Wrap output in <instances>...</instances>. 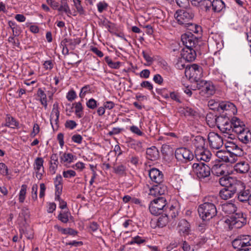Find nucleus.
Returning <instances> with one entry per match:
<instances>
[{
  "label": "nucleus",
  "instance_id": "nucleus-18",
  "mask_svg": "<svg viewBox=\"0 0 251 251\" xmlns=\"http://www.w3.org/2000/svg\"><path fill=\"white\" fill-rule=\"evenodd\" d=\"M177 229L181 236L188 235L191 232V226L189 223L185 219L180 220L178 223Z\"/></svg>",
  "mask_w": 251,
  "mask_h": 251
},
{
  "label": "nucleus",
  "instance_id": "nucleus-15",
  "mask_svg": "<svg viewBox=\"0 0 251 251\" xmlns=\"http://www.w3.org/2000/svg\"><path fill=\"white\" fill-rule=\"evenodd\" d=\"M181 41L185 48H195L198 43V39L191 32H187L181 36Z\"/></svg>",
  "mask_w": 251,
  "mask_h": 251
},
{
  "label": "nucleus",
  "instance_id": "nucleus-3",
  "mask_svg": "<svg viewBox=\"0 0 251 251\" xmlns=\"http://www.w3.org/2000/svg\"><path fill=\"white\" fill-rule=\"evenodd\" d=\"M210 117L207 115L206 117V121L208 124H211L213 126L216 124L218 128L224 133L230 134L232 132L231 120H229L228 118L219 116L216 117L214 116L211 121L209 119Z\"/></svg>",
  "mask_w": 251,
  "mask_h": 251
},
{
  "label": "nucleus",
  "instance_id": "nucleus-56",
  "mask_svg": "<svg viewBox=\"0 0 251 251\" xmlns=\"http://www.w3.org/2000/svg\"><path fill=\"white\" fill-rule=\"evenodd\" d=\"M108 4L105 1H100L97 4L98 10L100 13H102L104 10H106L108 7Z\"/></svg>",
  "mask_w": 251,
  "mask_h": 251
},
{
  "label": "nucleus",
  "instance_id": "nucleus-14",
  "mask_svg": "<svg viewBox=\"0 0 251 251\" xmlns=\"http://www.w3.org/2000/svg\"><path fill=\"white\" fill-rule=\"evenodd\" d=\"M59 104L57 102L53 103L50 116V122L53 130H57L59 127V117L60 112Z\"/></svg>",
  "mask_w": 251,
  "mask_h": 251
},
{
  "label": "nucleus",
  "instance_id": "nucleus-26",
  "mask_svg": "<svg viewBox=\"0 0 251 251\" xmlns=\"http://www.w3.org/2000/svg\"><path fill=\"white\" fill-rule=\"evenodd\" d=\"M180 56L184 57L187 62H191L196 58V53L193 48H184L181 50Z\"/></svg>",
  "mask_w": 251,
  "mask_h": 251
},
{
  "label": "nucleus",
  "instance_id": "nucleus-9",
  "mask_svg": "<svg viewBox=\"0 0 251 251\" xmlns=\"http://www.w3.org/2000/svg\"><path fill=\"white\" fill-rule=\"evenodd\" d=\"M175 157L177 161L182 163H187L192 160L194 154L192 151L186 148H179L175 151Z\"/></svg>",
  "mask_w": 251,
  "mask_h": 251
},
{
  "label": "nucleus",
  "instance_id": "nucleus-41",
  "mask_svg": "<svg viewBox=\"0 0 251 251\" xmlns=\"http://www.w3.org/2000/svg\"><path fill=\"white\" fill-rule=\"evenodd\" d=\"M210 37L215 42L217 48H221L223 45V37L221 34L215 33L211 34Z\"/></svg>",
  "mask_w": 251,
  "mask_h": 251
},
{
  "label": "nucleus",
  "instance_id": "nucleus-54",
  "mask_svg": "<svg viewBox=\"0 0 251 251\" xmlns=\"http://www.w3.org/2000/svg\"><path fill=\"white\" fill-rule=\"evenodd\" d=\"M130 146L131 148L139 151L142 148V143L139 141L132 140L130 143Z\"/></svg>",
  "mask_w": 251,
  "mask_h": 251
},
{
  "label": "nucleus",
  "instance_id": "nucleus-34",
  "mask_svg": "<svg viewBox=\"0 0 251 251\" xmlns=\"http://www.w3.org/2000/svg\"><path fill=\"white\" fill-rule=\"evenodd\" d=\"M225 168L226 166L223 164H217L213 166L212 172L217 176L225 175L227 173Z\"/></svg>",
  "mask_w": 251,
  "mask_h": 251
},
{
  "label": "nucleus",
  "instance_id": "nucleus-55",
  "mask_svg": "<svg viewBox=\"0 0 251 251\" xmlns=\"http://www.w3.org/2000/svg\"><path fill=\"white\" fill-rule=\"evenodd\" d=\"M114 172L118 175H123L126 171V167L123 165H120L114 167Z\"/></svg>",
  "mask_w": 251,
  "mask_h": 251
},
{
  "label": "nucleus",
  "instance_id": "nucleus-24",
  "mask_svg": "<svg viewBox=\"0 0 251 251\" xmlns=\"http://www.w3.org/2000/svg\"><path fill=\"white\" fill-rule=\"evenodd\" d=\"M236 134L238 140L242 143L247 144L251 142V132L247 127Z\"/></svg>",
  "mask_w": 251,
  "mask_h": 251
},
{
  "label": "nucleus",
  "instance_id": "nucleus-39",
  "mask_svg": "<svg viewBox=\"0 0 251 251\" xmlns=\"http://www.w3.org/2000/svg\"><path fill=\"white\" fill-rule=\"evenodd\" d=\"M54 184L56 193L61 194L62 190V177L60 175H56L54 179Z\"/></svg>",
  "mask_w": 251,
  "mask_h": 251
},
{
  "label": "nucleus",
  "instance_id": "nucleus-8",
  "mask_svg": "<svg viewBox=\"0 0 251 251\" xmlns=\"http://www.w3.org/2000/svg\"><path fill=\"white\" fill-rule=\"evenodd\" d=\"M166 203V200L163 197L154 199L150 204L149 210L151 213L154 215L162 214Z\"/></svg>",
  "mask_w": 251,
  "mask_h": 251
},
{
  "label": "nucleus",
  "instance_id": "nucleus-12",
  "mask_svg": "<svg viewBox=\"0 0 251 251\" xmlns=\"http://www.w3.org/2000/svg\"><path fill=\"white\" fill-rule=\"evenodd\" d=\"M234 248H244L251 245V236L249 235H241L235 238L232 243Z\"/></svg>",
  "mask_w": 251,
  "mask_h": 251
},
{
  "label": "nucleus",
  "instance_id": "nucleus-50",
  "mask_svg": "<svg viewBox=\"0 0 251 251\" xmlns=\"http://www.w3.org/2000/svg\"><path fill=\"white\" fill-rule=\"evenodd\" d=\"M86 105L88 108L94 110L97 107L98 102L94 99L91 98L86 101Z\"/></svg>",
  "mask_w": 251,
  "mask_h": 251
},
{
  "label": "nucleus",
  "instance_id": "nucleus-6",
  "mask_svg": "<svg viewBox=\"0 0 251 251\" xmlns=\"http://www.w3.org/2000/svg\"><path fill=\"white\" fill-rule=\"evenodd\" d=\"M197 88L200 94L206 97H209L215 93V87L211 81L201 80L197 82Z\"/></svg>",
  "mask_w": 251,
  "mask_h": 251
},
{
  "label": "nucleus",
  "instance_id": "nucleus-4",
  "mask_svg": "<svg viewBox=\"0 0 251 251\" xmlns=\"http://www.w3.org/2000/svg\"><path fill=\"white\" fill-rule=\"evenodd\" d=\"M192 168L201 181L207 182L210 179V168L208 165L202 162L194 163Z\"/></svg>",
  "mask_w": 251,
  "mask_h": 251
},
{
  "label": "nucleus",
  "instance_id": "nucleus-5",
  "mask_svg": "<svg viewBox=\"0 0 251 251\" xmlns=\"http://www.w3.org/2000/svg\"><path fill=\"white\" fill-rule=\"evenodd\" d=\"M194 17V12L190 8L177 11L175 14V17L179 24L184 25L185 26L190 25V21Z\"/></svg>",
  "mask_w": 251,
  "mask_h": 251
},
{
  "label": "nucleus",
  "instance_id": "nucleus-29",
  "mask_svg": "<svg viewBox=\"0 0 251 251\" xmlns=\"http://www.w3.org/2000/svg\"><path fill=\"white\" fill-rule=\"evenodd\" d=\"M50 161L49 171L52 175L55 174L58 165V158L56 153H53L51 155Z\"/></svg>",
  "mask_w": 251,
  "mask_h": 251
},
{
  "label": "nucleus",
  "instance_id": "nucleus-27",
  "mask_svg": "<svg viewBox=\"0 0 251 251\" xmlns=\"http://www.w3.org/2000/svg\"><path fill=\"white\" fill-rule=\"evenodd\" d=\"M59 155L60 162L65 166L73 162L76 159L75 156L71 153L60 152Z\"/></svg>",
  "mask_w": 251,
  "mask_h": 251
},
{
  "label": "nucleus",
  "instance_id": "nucleus-44",
  "mask_svg": "<svg viewBox=\"0 0 251 251\" xmlns=\"http://www.w3.org/2000/svg\"><path fill=\"white\" fill-rule=\"evenodd\" d=\"M169 219L167 215H162L157 219L156 225L159 227L165 226L168 223Z\"/></svg>",
  "mask_w": 251,
  "mask_h": 251
},
{
  "label": "nucleus",
  "instance_id": "nucleus-11",
  "mask_svg": "<svg viewBox=\"0 0 251 251\" xmlns=\"http://www.w3.org/2000/svg\"><path fill=\"white\" fill-rule=\"evenodd\" d=\"M218 110H221L223 112H225V115L227 116L234 115L237 112L235 105L229 101H222L218 103Z\"/></svg>",
  "mask_w": 251,
  "mask_h": 251
},
{
  "label": "nucleus",
  "instance_id": "nucleus-25",
  "mask_svg": "<svg viewBox=\"0 0 251 251\" xmlns=\"http://www.w3.org/2000/svg\"><path fill=\"white\" fill-rule=\"evenodd\" d=\"M231 125L232 132L235 134L240 132L242 130L246 127L244 122L236 117L232 118Z\"/></svg>",
  "mask_w": 251,
  "mask_h": 251
},
{
  "label": "nucleus",
  "instance_id": "nucleus-62",
  "mask_svg": "<svg viewBox=\"0 0 251 251\" xmlns=\"http://www.w3.org/2000/svg\"><path fill=\"white\" fill-rule=\"evenodd\" d=\"M76 98V94L74 90L69 91L66 96V98L69 101H72Z\"/></svg>",
  "mask_w": 251,
  "mask_h": 251
},
{
  "label": "nucleus",
  "instance_id": "nucleus-60",
  "mask_svg": "<svg viewBox=\"0 0 251 251\" xmlns=\"http://www.w3.org/2000/svg\"><path fill=\"white\" fill-rule=\"evenodd\" d=\"M140 86L142 88H146L149 91H152L153 90V85L149 81H144L140 84Z\"/></svg>",
  "mask_w": 251,
  "mask_h": 251
},
{
  "label": "nucleus",
  "instance_id": "nucleus-7",
  "mask_svg": "<svg viewBox=\"0 0 251 251\" xmlns=\"http://www.w3.org/2000/svg\"><path fill=\"white\" fill-rule=\"evenodd\" d=\"M202 68L200 65L196 64H193L190 66L186 67L185 74L187 77L195 80L196 82L197 80L202 76Z\"/></svg>",
  "mask_w": 251,
  "mask_h": 251
},
{
  "label": "nucleus",
  "instance_id": "nucleus-47",
  "mask_svg": "<svg viewBox=\"0 0 251 251\" xmlns=\"http://www.w3.org/2000/svg\"><path fill=\"white\" fill-rule=\"evenodd\" d=\"M105 61L107 63L108 66L112 69H117L120 67L121 62H113L111 59L108 56L105 57Z\"/></svg>",
  "mask_w": 251,
  "mask_h": 251
},
{
  "label": "nucleus",
  "instance_id": "nucleus-30",
  "mask_svg": "<svg viewBox=\"0 0 251 251\" xmlns=\"http://www.w3.org/2000/svg\"><path fill=\"white\" fill-rule=\"evenodd\" d=\"M243 189L239 191H237L238 193V198L240 201H245L250 200V192L248 189H245V186L244 183L242 182Z\"/></svg>",
  "mask_w": 251,
  "mask_h": 251
},
{
  "label": "nucleus",
  "instance_id": "nucleus-2",
  "mask_svg": "<svg viewBox=\"0 0 251 251\" xmlns=\"http://www.w3.org/2000/svg\"><path fill=\"white\" fill-rule=\"evenodd\" d=\"M208 200L211 202H205L200 205L198 208V212L200 217L203 221H208L214 217L217 213L214 203L217 202V198L213 196L208 197Z\"/></svg>",
  "mask_w": 251,
  "mask_h": 251
},
{
  "label": "nucleus",
  "instance_id": "nucleus-64",
  "mask_svg": "<svg viewBox=\"0 0 251 251\" xmlns=\"http://www.w3.org/2000/svg\"><path fill=\"white\" fill-rule=\"evenodd\" d=\"M72 168L81 172L85 168V165L84 163L79 161L73 165Z\"/></svg>",
  "mask_w": 251,
  "mask_h": 251
},
{
  "label": "nucleus",
  "instance_id": "nucleus-31",
  "mask_svg": "<svg viewBox=\"0 0 251 251\" xmlns=\"http://www.w3.org/2000/svg\"><path fill=\"white\" fill-rule=\"evenodd\" d=\"M234 168L237 172L240 174H245L250 170V166L247 161H242L236 164Z\"/></svg>",
  "mask_w": 251,
  "mask_h": 251
},
{
  "label": "nucleus",
  "instance_id": "nucleus-37",
  "mask_svg": "<svg viewBox=\"0 0 251 251\" xmlns=\"http://www.w3.org/2000/svg\"><path fill=\"white\" fill-rule=\"evenodd\" d=\"M58 10L59 12L65 13L68 16L72 14V12L68 4L67 0H61L60 5L58 8Z\"/></svg>",
  "mask_w": 251,
  "mask_h": 251
},
{
  "label": "nucleus",
  "instance_id": "nucleus-61",
  "mask_svg": "<svg viewBox=\"0 0 251 251\" xmlns=\"http://www.w3.org/2000/svg\"><path fill=\"white\" fill-rule=\"evenodd\" d=\"M183 113L186 116H194L195 114V111L191 107H186L183 108Z\"/></svg>",
  "mask_w": 251,
  "mask_h": 251
},
{
  "label": "nucleus",
  "instance_id": "nucleus-45",
  "mask_svg": "<svg viewBox=\"0 0 251 251\" xmlns=\"http://www.w3.org/2000/svg\"><path fill=\"white\" fill-rule=\"evenodd\" d=\"M27 185L23 184L21 186V190L19 194V201L20 203H23L25 199L26 194Z\"/></svg>",
  "mask_w": 251,
  "mask_h": 251
},
{
  "label": "nucleus",
  "instance_id": "nucleus-38",
  "mask_svg": "<svg viewBox=\"0 0 251 251\" xmlns=\"http://www.w3.org/2000/svg\"><path fill=\"white\" fill-rule=\"evenodd\" d=\"M37 96L41 104L44 106L45 109H47L48 107L47 95L41 88L38 89Z\"/></svg>",
  "mask_w": 251,
  "mask_h": 251
},
{
  "label": "nucleus",
  "instance_id": "nucleus-1",
  "mask_svg": "<svg viewBox=\"0 0 251 251\" xmlns=\"http://www.w3.org/2000/svg\"><path fill=\"white\" fill-rule=\"evenodd\" d=\"M236 208V205L232 203H226L222 206V211L227 216L231 215L225 220V223L231 229L241 228L246 223V219L242 213H235Z\"/></svg>",
  "mask_w": 251,
  "mask_h": 251
},
{
  "label": "nucleus",
  "instance_id": "nucleus-19",
  "mask_svg": "<svg viewBox=\"0 0 251 251\" xmlns=\"http://www.w3.org/2000/svg\"><path fill=\"white\" fill-rule=\"evenodd\" d=\"M149 175L151 180L155 183L160 184L164 181V175L158 169H151L149 171Z\"/></svg>",
  "mask_w": 251,
  "mask_h": 251
},
{
  "label": "nucleus",
  "instance_id": "nucleus-57",
  "mask_svg": "<svg viewBox=\"0 0 251 251\" xmlns=\"http://www.w3.org/2000/svg\"><path fill=\"white\" fill-rule=\"evenodd\" d=\"M38 187L36 184H33L31 188V198L32 199L35 201L37 200V191Z\"/></svg>",
  "mask_w": 251,
  "mask_h": 251
},
{
  "label": "nucleus",
  "instance_id": "nucleus-21",
  "mask_svg": "<svg viewBox=\"0 0 251 251\" xmlns=\"http://www.w3.org/2000/svg\"><path fill=\"white\" fill-rule=\"evenodd\" d=\"M212 154L210 151L205 149H196L195 156L198 161L209 162L211 159Z\"/></svg>",
  "mask_w": 251,
  "mask_h": 251
},
{
  "label": "nucleus",
  "instance_id": "nucleus-53",
  "mask_svg": "<svg viewBox=\"0 0 251 251\" xmlns=\"http://www.w3.org/2000/svg\"><path fill=\"white\" fill-rule=\"evenodd\" d=\"M0 174L3 176L9 175V170L5 163H0Z\"/></svg>",
  "mask_w": 251,
  "mask_h": 251
},
{
  "label": "nucleus",
  "instance_id": "nucleus-40",
  "mask_svg": "<svg viewBox=\"0 0 251 251\" xmlns=\"http://www.w3.org/2000/svg\"><path fill=\"white\" fill-rule=\"evenodd\" d=\"M71 218H72V216L69 211H61L57 216V219L65 224L67 223Z\"/></svg>",
  "mask_w": 251,
  "mask_h": 251
},
{
  "label": "nucleus",
  "instance_id": "nucleus-48",
  "mask_svg": "<svg viewBox=\"0 0 251 251\" xmlns=\"http://www.w3.org/2000/svg\"><path fill=\"white\" fill-rule=\"evenodd\" d=\"M145 242L146 240L144 238L137 235L131 238V240L128 242V244L133 245L136 244L137 245H140Z\"/></svg>",
  "mask_w": 251,
  "mask_h": 251
},
{
  "label": "nucleus",
  "instance_id": "nucleus-63",
  "mask_svg": "<svg viewBox=\"0 0 251 251\" xmlns=\"http://www.w3.org/2000/svg\"><path fill=\"white\" fill-rule=\"evenodd\" d=\"M77 124L73 120H68L65 123V127L70 129H73L76 127Z\"/></svg>",
  "mask_w": 251,
  "mask_h": 251
},
{
  "label": "nucleus",
  "instance_id": "nucleus-43",
  "mask_svg": "<svg viewBox=\"0 0 251 251\" xmlns=\"http://www.w3.org/2000/svg\"><path fill=\"white\" fill-rule=\"evenodd\" d=\"M92 93V88L90 85H85L81 88L79 96L80 98L83 99L86 95Z\"/></svg>",
  "mask_w": 251,
  "mask_h": 251
},
{
  "label": "nucleus",
  "instance_id": "nucleus-35",
  "mask_svg": "<svg viewBox=\"0 0 251 251\" xmlns=\"http://www.w3.org/2000/svg\"><path fill=\"white\" fill-rule=\"evenodd\" d=\"M193 144L196 149H202L205 147V140L201 136H197L193 139Z\"/></svg>",
  "mask_w": 251,
  "mask_h": 251
},
{
  "label": "nucleus",
  "instance_id": "nucleus-13",
  "mask_svg": "<svg viewBox=\"0 0 251 251\" xmlns=\"http://www.w3.org/2000/svg\"><path fill=\"white\" fill-rule=\"evenodd\" d=\"M243 185L241 186H229V187H225L220 190L219 196L221 199L226 200L233 197L234 195L237 192V191L241 190L243 189Z\"/></svg>",
  "mask_w": 251,
  "mask_h": 251
},
{
  "label": "nucleus",
  "instance_id": "nucleus-46",
  "mask_svg": "<svg viewBox=\"0 0 251 251\" xmlns=\"http://www.w3.org/2000/svg\"><path fill=\"white\" fill-rule=\"evenodd\" d=\"M187 62V61L181 56L177 59L175 63V66L177 69L182 70L185 68H186L185 64Z\"/></svg>",
  "mask_w": 251,
  "mask_h": 251
},
{
  "label": "nucleus",
  "instance_id": "nucleus-58",
  "mask_svg": "<svg viewBox=\"0 0 251 251\" xmlns=\"http://www.w3.org/2000/svg\"><path fill=\"white\" fill-rule=\"evenodd\" d=\"M171 98L173 100L176 101L177 102L180 103V97L177 93L172 92L170 93L169 96L167 95L165 98Z\"/></svg>",
  "mask_w": 251,
  "mask_h": 251
},
{
  "label": "nucleus",
  "instance_id": "nucleus-59",
  "mask_svg": "<svg viewBox=\"0 0 251 251\" xmlns=\"http://www.w3.org/2000/svg\"><path fill=\"white\" fill-rule=\"evenodd\" d=\"M191 27L190 30H191L193 33L196 34H201L202 31V29L201 26L197 25H192L190 24Z\"/></svg>",
  "mask_w": 251,
  "mask_h": 251
},
{
  "label": "nucleus",
  "instance_id": "nucleus-32",
  "mask_svg": "<svg viewBox=\"0 0 251 251\" xmlns=\"http://www.w3.org/2000/svg\"><path fill=\"white\" fill-rule=\"evenodd\" d=\"M148 159L154 161L159 157V152L158 149L154 146L148 148L146 151Z\"/></svg>",
  "mask_w": 251,
  "mask_h": 251
},
{
  "label": "nucleus",
  "instance_id": "nucleus-36",
  "mask_svg": "<svg viewBox=\"0 0 251 251\" xmlns=\"http://www.w3.org/2000/svg\"><path fill=\"white\" fill-rule=\"evenodd\" d=\"M212 3V10L215 12H220L225 7V4L222 0H213Z\"/></svg>",
  "mask_w": 251,
  "mask_h": 251
},
{
  "label": "nucleus",
  "instance_id": "nucleus-10",
  "mask_svg": "<svg viewBox=\"0 0 251 251\" xmlns=\"http://www.w3.org/2000/svg\"><path fill=\"white\" fill-rule=\"evenodd\" d=\"M208 140L210 147L213 150H219L223 145L222 138L218 133L214 132L209 133Z\"/></svg>",
  "mask_w": 251,
  "mask_h": 251
},
{
  "label": "nucleus",
  "instance_id": "nucleus-51",
  "mask_svg": "<svg viewBox=\"0 0 251 251\" xmlns=\"http://www.w3.org/2000/svg\"><path fill=\"white\" fill-rule=\"evenodd\" d=\"M63 176L65 178H70L76 176V172L73 170L64 171L62 173Z\"/></svg>",
  "mask_w": 251,
  "mask_h": 251
},
{
  "label": "nucleus",
  "instance_id": "nucleus-16",
  "mask_svg": "<svg viewBox=\"0 0 251 251\" xmlns=\"http://www.w3.org/2000/svg\"><path fill=\"white\" fill-rule=\"evenodd\" d=\"M216 155L218 158L219 161H223L231 164L236 161V156L226 151H218L216 152Z\"/></svg>",
  "mask_w": 251,
  "mask_h": 251
},
{
  "label": "nucleus",
  "instance_id": "nucleus-42",
  "mask_svg": "<svg viewBox=\"0 0 251 251\" xmlns=\"http://www.w3.org/2000/svg\"><path fill=\"white\" fill-rule=\"evenodd\" d=\"M75 108V113L78 118H81L83 116V107L81 102H77L73 104Z\"/></svg>",
  "mask_w": 251,
  "mask_h": 251
},
{
  "label": "nucleus",
  "instance_id": "nucleus-28",
  "mask_svg": "<svg viewBox=\"0 0 251 251\" xmlns=\"http://www.w3.org/2000/svg\"><path fill=\"white\" fill-rule=\"evenodd\" d=\"M80 43V38H65L61 42V46H67L71 50H74L76 45Z\"/></svg>",
  "mask_w": 251,
  "mask_h": 251
},
{
  "label": "nucleus",
  "instance_id": "nucleus-23",
  "mask_svg": "<svg viewBox=\"0 0 251 251\" xmlns=\"http://www.w3.org/2000/svg\"><path fill=\"white\" fill-rule=\"evenodd\" d=\"M236 134L238 140L242 143L247 144L251 142V132L247 127Z\"/></svg>",
  "mask_w": 251,
  "mask_h": 251
},
{
  "label": "nucleus",
  "instance_id": "nucleus-22",
  "mask_svg": "<svg viewBox=\"0 0 251 251\" xmlns=\"http://www.w3.org/2000/svg\"><path fill=\"white\" fill-rule=\"evenodd\" d=\"M226 148L227 152L231 153L236 156V161L238 159V156L243 154V151L241 148L232 142H227L226 145Z\"/></svg>",
  "mask_w": 251,
  "mask_h": 251
},
{
  "label": "nucleus",
  "instance_id": "nucleus-49",
  "mask_svg": "<svg viewBox=\"0 0 251 251\" xmlns=\"http://www.w3.org/2000/svg\"><path fill=\"white\" fill-rule=\"evenodd\" d=\"M212 5V1L210 0H201L200 2V8L207 11L209 10Z\"/></svg>",
  "mask_w": 251,
  "mask_h": 251
},
{
  "label": "nucleus",
  "instance_id": "nucleus-33",
  "mask_svg": "<svg viewBox=\"0 0 251 251\" xmlns=\"http://www.w3.org/2000/svg\"><path fill=\"white\" fill-rule=\"evenodd\" d=\"M5 121V124H2V126H7L12 128H15L19 126V122L10 115H6Z\"/></svg>",
  "mask_w": 251,
  "mask_h": 251
},
{
  "label": "nucleus",
  "instance_id": "nucleus-17",
  "mask_svg": "<svg viewBox=\"0 0 251 251\" xmlns=\"http://www.w3.org/2000/svg\"><path fill=\"white\" fill-rule=\"evenodd\" d=\"M219 183L222 186H225V187L241 186V185H243L242 182L241 180L227 176L221 177L219 179Z\"/></svg>",
  "mask_w": 251,
  "mask_h": 251
},
{
  "label": "nucleus",
  "instance_id": "nucleus-52",
  "mask_svg": "<svg viewBox=\"0 0 251 251\" xmlns=\"http://www.w3.org/2000/svg\"><path fill=\"white\" fill-rule=\"evenodd\" d=\"M156 189H158V193L159 195H163L165 194L167 191V188L166 186L161 183L157 184L155 185Z\"/></svg>",
  "mask_w": 251,
  "mask_h": 251
},
{
  "label": "nucleus",
  "instance_id": "nucleus-20",
  "mask_svg": "<svg viewBox=\"0 0 251 251\" xmlns=\"http://www.w3.org/2000/svg\"><path fill=\"white\" fill-rule=\"evenodd\" d=\"M44 159L42 157H37L34 162V169L36 173V177L39 180L42 178L44 173V168L43 166Z\"/></svg>",
  "mask_w": 251,
  "mask_h": 251
}]
</instances>
